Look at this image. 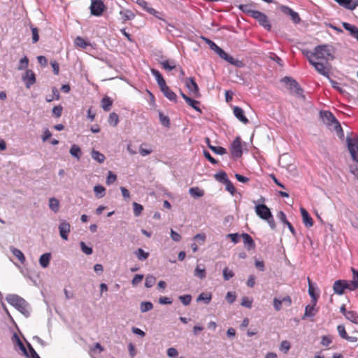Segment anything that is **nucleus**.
<instances>
[{
  "mask_svg": "<svg viewBox=\"0 0 358 358\" xmlns=\"http://www.w3.org/2000/svg\"><path fill=\"white\" fill-rule=\"evenodd\" d=\"M192 296L190 294H185L179 296V300L184 306H188L192 301Z\"/></svg>",
  "mask_w": 358,
  "mask_h": 358,
  "instance_id": "13d9d810",
  "label": "nucleus"
},
{
  "mask_svg": "<svg viewBox=\"0 0 358 358\" xmlns=\"http://www.w3.org/2000/svg\"><path fill=\"white\" fill-rule=\"evenodd\" d=\"M212 299V294L210 292H202L201 293L197 299L196 301H203L205 304L210 303Z\"/></svg>",
  "mask_w": 358,
  "mask_h": 358,
  "instance_id": "c85d7f7f",
  "label": "nucleus"
},
{
  "mask_svg": "<svg viewBox=\"0 0 358 358\" xmlns=\"http://www.w3.org/2000/svg\"><path fill=\"white\" fill-rule=\"evenodd\" d=\"M160 64L162 66V67L166 70V71H172L176 68V63L175 61L171 60H164L160 62Z\"/></svg>",
  "mask_w": 358,
  "mask_h": 358,
  "instance_id": "72a5a7b5",
  "label": "nucleus"
},
{
  "mask_svg": "<svg viewBox=\"0 0 358 358\" xmlns=\"http://www.w3.org/2000/svg\"><path fill=\"white\" fill-rule=\"evenodd\" d=\"M52 92L53 96H47L45 98V100L47 102H51L54 99H55V100L59 99V98H60L59 92L55 87H53L52 88Z\"/></svg>",
  "mask_w": 358,
  "mask_h": 358,
  "instance_id": "3c124183",
  "label": "nucleus"
},
{
  "mask_svg": "<svg viewBox=\"0 0 358 358\" xmlns=\"http://www.w3.org/2000/svg\"><path fill=\"white\" fill-rule=\"evenodd\" d=\"M69 152L71 156L79 160L82 156V151L80 147L76 144L71 145Z\"/></svg>",
  "mask_w": 358,
  "mask_h": 358,
  "instance_id": "bb28decb",
  "label": "nucleus"
},
{
  "mask_svg": "<svg viewBox=\"0 0 358 358\" xmlns=\"http://www.w3.org/2000/svg\"><path fill=\"white\" fill-rule=\"evenodd\" d=\"M281 81L288 86L289 90H292L297 83L296 80L291 77L285 76L282 78Z\"/></svg>",
  "mask_w": 358,
  "mask_h": 358,
  "instance_id": "a19ab883",
  "label": "nucleus"
},
{
  "mask_svg": "<svg viewBox=\"0 0 358 358\" xmlns=\"http://www.w3.org/2000/svg\"><path fill=\"white\" fill-rule=\"evenodd\" d=\"M186 87L189 90V92L194 93L196 94L199 93V86L194 80V78L192 77L188 78L186 81Z\"/></svg>",
  "mask_w": 358,
  "mask_h": 358,
  "instance_id": "4be33fe9",
  "label": "nucleus"
},
{
  "mask_svg": "<svg viewBox=\"0 0 358 358\" xmlns=\"http://www.w3.org/2000/svg\"><path fill=\"white\" fill-rule=\"evenodd\" d=\"M153 308V304L150 301H143L140 304V310L141 313L148 312Z\"/></svg>",
  "mask_w": 358,
  "mask_h": 358,
  "instance_id": "de8ad7c7",
  "label": "nucleus"
},
{
  "mask_svg": "<svg viewBox=\"0 0 358 358\" xmlns=\"http://www.w3.org/2000/svg\"><path fill=\"white\" fill-rule=\"evenodd\" d=\"M133 209H134V215L136 217H138L141 214V213L143 210V206L140 203L134 202L133 203Z\"/></svg>",
  "mask_w": 358,
  "mask_h": 358,
  "instance_id": "5fc2aeb1",
  "label": "nucleus"
},
{
  "mask_svg": "<svg viewBox=\"0 0 358 358\" xmlns=\"http://www.w3.org/2000/svg\"><path fill=\"white\" fill-rule=\"evenodd\" d=\"M230 152L233 157L238 159L243 155L242 142L240 136L236 137L230 145Z\"/></svg>",
  "mask_w": 358,
  "mask_h": 358,
  "instance_id": "423d86ee",
  "label": "nucleus"
},
{
  "mask_svg": "<svg viewBox=\"0 0 358 358\" xmlns=\"http://www.w3.org/2000/svg\"><path fill=\"white\" fill-rule=\"evenodd\" d=\"M156 282V278L152 275H148L145 278V286L147 288L152 287Z\"/></svg>",
  "mask_w": 358,
  "mask_h": 358,
  "instance_id": "603ef678",
  "label": "nucleus"
},
{
  "mask_svg": "<svg viewBox=\"0 0 358 358\" xmlns=\"http://www.w3.org/2000/svg\"><path fill=\"white\" fill-rule=\"evenodd\" d=\"M337 331H338L339 336L343 339H345L346 338V336H348L346 331H345V326L343 324L338 325Z\"/></svg>",
  "mask_w": 358,
  "mask_h": 358,
  "instance_id": "338daca9",
  "label": "nucleus"
},
{
  "mask_svg": "<svg viewBox=\"0 0 358 358\" xmlns=\"http://www.w3.org/2000/svg\"><path fill=\"white\" fill-rule=\"evenodd\" d=\"M189 194L194 198H199L204 195V191L197 187H191L189 189Z\"/></svg>",
  "mask_w": 358,
  "mask_h": 358,
  "instance_id": "e433bc0d",
  "label": "nucleus"
},
{
  "mask_svg": "<svg viewBox=\"0 0 358 358\" xmlns=\"http://www.w3.org/2000/svg\"><path fill=\"white\" fill-rule=\"evenodd\" d=\"M311 65L320 74L329 78L331 64L329 62L314 61Z\"/></svg>",
  "mask_w": 358,
  "mask_h": 358,
  "instance_id": "20e7f679",
  "label": "nucleus"
},
{
  "mask_svg": "<svg viewBox=\"0 0 358 358\" xmlns=\"http://www.w3.org/2000/svg\"><path fill=\"white\" fill-rule=\"evenodd\" d=\"M320 117L324 124L328 127L333 126L338 135L343 136L342 127L331 112L329 110L320 111Z\"/></svg>",
  "mask_w": 358,
  "mask_h": 358,
  "instance_id": "f03ea898",
  "label": "nucleus"
},
{
  "mask_svg": "<svg viewBox=\"0 0 358 358\" xmlns=\"http://www.w3.org/2000/svg\"><path fill=\"white\" fill-rule=\"evenodd\" d=\"M49 207L54 212L57 213L59 208V201L55 197L49 199Z\"/></svg>",
  "mask_w": 358,
  "mask_h": 358,
  "instance_id": "ea45409f",
  "label": "nucleus"
},
{
  "mask_svg": "<svg viewBox=\"0 0 358 358\" xmlns=\"http://www.w3.org/2000/svg\"><path fill=\"white\" fill-rule=\"evenodd\" d=\"M134 253L140 261H144L149 257V252L144 251L142 248L137 249Z\"/></svg>",
  "mask_w": 358,
  "mask_h": 358,
  "instance_id": "c9c22d12",
  "label": "nucleus"
},
{
  "mask_svg": "<svg viewBox=\"0 0 358 358\" xmlns=\"http://www.w3.org/2000/svg\"><path fill=\"white\" fill-rule=\"evenodd\" d=\"M59 235L65 241L68 240V234L71 231L70 224L66 220H62L59 225Z\"/></svg>",
  "mask_w": 358,
  "mask_h": 358,
  "instance_id": "ddd939ff",
  "label": "nucleus"
},
{
  "mask_svg": "<svg viewBox=\"0 0 358 358\" xmlns=\"http://www.w3.org/2000/svg\"><path fill=\"white\" fill-rule=\"evenodd\" d=\"M63 107L61 105L56 106L52 108V114L55 117H60L62 114Z\"/></svg>",
  "mask_w": 358,
  "mask_h": 358,
  "instance_id": "680f3d73",
  "label": "nucleus"
},
{
  "mask_svg": "<svg viewBox=\"0 0 358 358\" xmlns=\"http://www.w3.org/2000/svg\"><path fill=\"white\" fill-rule=\"evenodd\" d=\"M241 237L243 238V243L248 250H252L255 248V243L250 235L247 233H243Z\"/></svg>",
  "mask_w": 358,
  "mask_h": 358,
  "instance_id": "412c9836",
  "label": "nucleus"
},
{
  "mask_svg": "<svg viewBox=\"0 0 358 358\" xmlns=\"http://www.w3.org/2000/svg\"><path fill=\"white\" fill-rule=\"evenodd\" d=\"M308 294L311 297V303H313V306H316L317 301L319 297V294L315 293L316 288H315L312 284L311 280L309 278H308Z\"/></svg>",
  "mask_w": 358,
  "mask_h": 358,
  "instance_id": "aec40b11",
  "label": "nucleus"
},
{
  "mask_svg": "<svg viewBox=\"0 0 358 358\" xmlns=\"http://www.w3.org/2000/svg\"><path fill=\"white\" fill-rule=\"evenodd\" d=\"M238 8L243 13H246L250 17H252V13H255L256 10L252 9V5L250 4H241L238 6Z\"/></svg>",
  "mask_w": 358,
  "mask_h": 358,
  "instance_id": "4c0bfd02",
  "label": "nucleus"
},
{
  "mask_svg": "<svg viewBox=\"0 0 358 358\" xmlns=\"http://www.w3.org/2000/svg\"><path fill=\"white\" fill-rule=\"evenodd\" d=\"M122 20L125 22L127 20H131L134 18L135 14L130 10L125 9L120 12Z\"/></svg>",
  "mask_w": 358,
  "mask_h": 358,
  "instance_id": "cd10ccee",
  "label": "nucleus"
},
{
  "mask_svg": "<svg viewBox=\"0 0 358 358\" xmlns=\"http://www.w3.org/2000/svg\"><path fill=\"white\" fill-rule=\"evenodd\" d=\"M164 96L171 101L176 102L177 96L174 92H173L169 86L165 85L160 89Z\"/></svg>",
  "mask_w": 358,
  "mask_h": 358,
  "instance_id": "6ab92c4d",
  "label": "nucleus"
},
{
  "mask_svg": "<svg viewBox=\"0 0 358 358\" xmlns=\"http://www.w3.org/2000/svg\"><path fill=\"white\" fill-rule=\"evenodd\" d=\"M105 191H106V189L104 188V187H103L102 185H95L94 187V192L95 193V195L98 198L103 197L105 195Z\"/></svg>",
  "mask_w": 358,
  "mask_h": 358,
  "instance_id": "49530a36",
  "label": "nucleus"
},
{
  "mask_svg": "<svg viewBox=\"0 0 358 358\" xmlns=\"http://www.w3.org/2000/svg\"><path fill=\"white\" fill-rule=\"evenodd\" d=\"M202 40H203L206 44H208L210 47V48L211 50H213V51L215 52V50L218 48V45L214 43L213 41H211L210 39L205 37V36H201V37Z\"/></svg>",
  "mask_w": 358,
  "mask_h": 358,
  "instance_id": "052dcab7",
  "label": "nucleus"
},
{
  "mask_svg": "<svg viewBox=\"0 0 358 358\" xmlns=\"http://www.w3.org/2000/svg\"><path fill=\"white\" fill-rule=\"evenodd\" d=\"M256 214L262 220H267L271 216L272 213L271 210L264 203L255 205V207Z\"/></svg>",
  "mask_w": 358,
  "mask_h": 358,
  "instance_id": "1a4fd4ad",
  "label": "nucleus"
},
{
  "mask_svg": "<svg viewBox=\"0 0 358 358\" xmlns=\"http://www.w3.org/2000/svg\"><path fill=\"white\" fill-rule=\"evenodd\" d=\"M108 122L110 125L116 127L119 122V116L117 113L113 112L110 113Z\"/></svg>",
  "mask_w": 358,
  "mask_h": 358,
  "instance_id": "37998d69",
  "label": "nucleus"
},
{
  "mask_svg": "<svg viewBox=\"0 0 358 358\" xmlns=\"http://www.w3.org/2000/svg\"><path fill=\"white\" fill-rule=\"evenodd\" d=\"M150 71L152 75L155 76L160 89L162 88L164 86L166 85L165 80L164 79L162 75L158 70L155 69H151Z\"/></svg>",
  "mask_w": 358,
  "mask_h": 358,
  "instance_id": "5701e85b",
  "label": "nucleus"
},
{
  "mask_svg": "<svg viewBox=\"0 0 358 358\" xmlns=\"http://www.w3.org/2000/svg\"><path fill=\"white\" fill-rule=\"evenodd\" d=\"M10 251L12 254L22 263L24 264L25 262V257L22 252L15 248H11Z\"/></svg>",
  "mask_w": 358,
  "mask_h": 358,
  "instance_id": "f704fd0d",
  "label": "nucleus"
},
{
  "mask_svg": "<svg viewBox=\"0 0 358 358\" xmlns=\"http://www.w3.org/2000/svg\"><path fill=\"white\" fill-rule=\"evenodd\" d=\"M117 179V176L114 174L112 171H108V175L106 178V184L110 185L115 182Z\"/></svg>",
  "mask_w": 358,
  "mask_h": 358,
  "instance_id": "69168bd1",
  "label": "nucleus"
},
{
  "mask_svg": "<svg viewBox=\"0 0 358 358\" xmlns=\"http://www.w3.org/2000/svg\"><path fill=\"white\" fill-rule=\"evenodd\" d=\"M113 101L109 96H104L101 99V107L105 111H109L111 108Z\"/></svg>",
  "mask_w": 358,
  "mask_h": 358,
  "instance_id": "2f4dec72",
  "label": "nucleus"
},
{
  "mask_svg": "<svg viewBox=\"0 0 358 358\" xmlns=\"http://www.w3.org/2000/svg\"><path fill=\"white\" fill-rule=\"evenodd\" d=\"M194 275L199 279H204L206 276V271L204 266L197 265L194 269Z\"/></svg>",
  "mask_w": 358,
  "mask_h": 358,
  "instance_id": "393cba45",
  "label": "nucleus"
},
{
  "mask_svg": "<svg viewBox=\"0 0 358 358\" xmlns=\"http://www.w3.org/2000/svg\"><path fill=\"white\" fill-rule=\"evenodd\" d=\"M29 65V59L25 55L22 58H21L19 61V64L17 66V70L22 71V70H27Z\"/></svg>",
  "mask_w": 358,
  "mask_h": 358,
  "instance_id": "c03bdc74",
  "label": "nucleus"
},
{
  "mask_svg": "<svg viewBox=\"0 0 358 358\" xmlns=\"http://www.w3.org/2000/svg\"><path fill=\"white\" fill-rule=\"evenodd\" d=\"M22 81L27 88H30L36 83V76L34 72L31 69H27L24 75L22 76Z\"/></svg>",
  "mask_w": 358,
  "mask_h": 358,
  "instance_id": "f8f14e48",
  "label": "nucleus"
},
{
  "mask_svg": "<svg viewBox=\"0 0 358 358\" xmlns=\"http://www.w3.org/2000/svg\"><path fill=\"white\" fill-rule=\"evenodd\" d=\"M224 185H225L226 190L228 191L232 196L236 194V189L229 179Z\"/></svg>",
  "mask_w": 358,
  "mask_h": 358,
  "instance_id": "6e6d98bb",
  "label": "nucleus"
},
{
  "mask_svg": "<svg viewBox=\"0 0 358 358\" xmlns=\"http://www.w3.org/2000/svg\"><path fill=\"white\" fill-rule=\"evenodd\" d=\"M208 142V148L215 154L222 155L227 153V150L221 146H213L209 144V138H206Z\"/></svg>",
  "mask_w": 358,
  "mask_h": 358,
  "instance_id": "c756f323",
  "label": "nucleus"
},
{
  "mask_svg": "<svg viewBox=\"0 0 358 358\" xmlns=\"http://www.w3.org/2000/svg\"><path fill=\"white\" fill-rule=\"evenodd\" d=\"M281 10L287 14L289 15L291 17V19L294 23H299L301 20L299 14L293 10L292 8L287 6H281Z\"/></svg>",
  "mask_w": 358,
  "mask_h": 358,
  "instance_id": "dca6fc26",
  "label": "nucleus"
},
{
  "mask_svg": "<svg viewBox=\"0 0 358 358\" xmlns=\"http://www.w3.org/2000/svg\"><path fill=\"white\" fill-rule=\"evenodd\" d=\"M51 254L49 252L43 254L39 258V264L43 268H47L50 264Z\"/></svg>",
  "mask_w": 358,
  "mask_h": 358,
  "instance_id": "a878e982",
  "label": "nucleus"
},
{
  "mask_svg": "<svg viewBox=\"0 0 358 358\" xmlns=\"http://www.w3.org/2000/svg\"><path fill=\"white\" fill-rule=\"evenodd\" d=\"M215 52L219 55L220 57L224 59L229 64L235 66L236 67L242 68L244 66V64L242 61L234 59L220 47H218V48L215 50Z\"/></svg>",
  "mask_w": 358,
  "mask_h": 358,
  "instance_id": "39448f33",
  "label": "nucleus"
},
{
  "mask_svg": "<svg viewBox=\"0 0 358 358\" xmlns=\"http://www.w3.org/2000/svg\"><path fill=\"white\" fill-rule=\"evenodd\" d=\"M215 178L217 181L222 184H224L229 180L227 174L224 171L217 173L215 175Z\"/></svg>",
  "mask_w": 358,
  "mask_h": 358,
  "instance_id": "79ce46f5",
  "label": "nucleus"
},
{
  "mask_svg": "<svg viewBox=\"0 0 358 358\" xmlns=\"http://www.w3.org/2000/svg\"><path fill=\"white\" fill-rule=\"evenodd\" d=\"M339 6L343 8L354 10L358 6V0H334Z\"/></svg>",
  "mask_w": 358,
  "mask_h": 358,
  "instance_id": "4468645a",
  "label": "nucleus"
},
{
  "mask_svg": "<svg viewBox=\"0 0 358 358\" xmlns=\"http://www.w3.org/2000/svg\"><path fill=\"white\" fill-rule=\"evenodd\" d=\"M350 287L351 285L350 282L344 280H338L334 282L333 289L336 294L342 295L345 289L353 290V289H351Z\"/></svg>",
  "mask_w": 358,
  "mask_h": 358,
  "instance_id": "9d476101",
  "label": "nucleus"
},
{
  "mask_svg": "<svg viewBox=\"0 0 358 358\" xmlns=\"http://www.w3.org/2000/svg\"><path fill=\"white\" fill-rule=\"evenodd\" d=\"M234 116L241 122L247 124L249 122L248 119L245 115L244 110L239 106H234L233 108Z\"/></svg>",
  "mask_w": 358,
  "mask_h": 358,
  "instance_id": "2eb2a0df",
  "label": "nucleus"
},
{
  "mask_svg": "<svg viewBox=\"0 0 358 358\" xmlns=\"http://www.w3.org/2000/svg\"><path fill=\"white\" fill-rule=\"evenodd\" d=\"M252 17L255 19L259 24L266 30L271 29V25L269 23L268 17L264 13L256 10L255 12L252 13Z\"/></svg>",
  "mask_w": 358,
  "mask_h": 358,
  "instance_id": "6e6552de",
  "label": "nucleus"
},
{
  "mask_svg": "<svg viewBox=\"0 0 358 358\" xmlns=\"http://www.w3.org/2000/svg\"><path fill=\"white\" fill-rule=\"evenodd\" d=\"M348 149L351 155L352 159L358 162V139L355 138L348 137L346 139Z\"/></svg>",
  "mask_w": 358,
  "mask_h": 358,
  "instance_id": "0eeeda50",
  "label": "nucleus"
},
{
  "mask_svg": "<svg viewBox=\"0 0 358 358\" xmlns=\"http://www.w3.org/2000/svg\"><path fill=\"white\" fill-rule=\"evenodd\" d=\"M223 278L224 280H229L231 278L234 276V273L229 270L227 267H225L223 271Z\"/></svg>",
  "mask_w": 358,
  "mask_h": 358,
  "instance_id": "bf43d9fd",
  "label": "nucleus"
},
{
  "mask_svg": "<svg viewBox=\"0 0 358 358\" xmlns=\"http://www.w3.org/2000/svg\"><path fill=\"white\" fill-rule=\"evenodd\" d=\"M303 55L306 56L309 63L311 64L315 60V54L314 51L312 52L310 50H304L302 51Z\"/></svg>",
  "mask_w": 358,
  "mask_h": 358,
  "instance_id": "4d7b16f0",
  "label": "nucleus"
},
{
  "mask_svg": "<svg viewBox=\"0 0 358 358\" xmlns=\"http://www.w3.org/2000/svg\"><path fill=\"white\" fill-rule=\"evenodd\" d=\"M278 218L282 222V223L285 224L287 227L289 228L290 232L293 236L296 235V231L292 224L287 220V216L285 213L283 211H280L278 214Z\"/></svg>",
  "mask_w": 358,
  "mask_h": 358,
  "instance_id": "f3484780",
  "label": "nucleus"
},
{
  "mask_svg": "<svg viewBox=\"0 0 358 358\" xmlns=\"http://www.w3.org/2000/svg\"><path fill=\"white\" fill-rule=\"evenodd\" d=\"M353 271V280L350 282V288L355 289L358 287V271L355 269H352Z\"/></svg>",
  "mask_w": 358,
  "mask_h": 358,
  "instance_id": "8fccbe9b",
  "label": "nucleus"
},
{
  "mask_svg": "<svg viewBox=\"0 0 358 358\" xmlns=\"http://www.w3.org/2000/svg\"><path fill=\"white\" fill-rule=\"evenodd\" d=\"M105 9V5L101 0H92L90 6L92 15L100 16Z\"/></svg>",
  "mask_w": 358,
  "mask_h": 358,
  "instance_id": "9b49d317",
  "label": "nucleus"
},
{
  "mask_svg": "<svg viewBox=\"0 0 358 358\" xmlns=\"http://www.w3.org/2000/svg\"><path fill=\"white\" fill-rule=\"evenodd\" d=\"M80 248H81L82 251L85 254L88 255L92 254L93 250H92V248L91 247H89V246L86 245V244L84 242H83V241L80 242Z\"/></svg>",
  "mask_w": 358,
  "mask_h": 358,
  "instance_id": "e2e57ef3",
  "label": "nucleus"
},
{
  "mask_svg": "<svg viewBox=\"0 0 358 358\" xmlns=\"http://www.w3.org/2000/svg\"><path fill=\"white\" fill-rule=\"evenodd\" d=\"M75 45L84 49L87 48L89 43L86 42L82 37L77 36L75 39Z\"/></svg>",
  "mask_w": 358,
  "mask_h": 358,
  "instance_id": "864d4df0",
  "label": "nucleus"
},
{
  "mask_svg": "<svg viewBox=\"0 0 358 358\" xmlns=\"http://www.w3.org/2000/svg\"><path fill=\"white\" fill-rule=\"evenodd\" d=\"M6 301L20 312L25 317H29L31 313L29 304L17 294H9L6 296Z\"/></svg>",
  "mask_w": 358,
  "mask_h": 358,
  "instance_id": "f257e3e1",
  "label": "nucleus"
},
{
  "mask_svg": "<svg viewBox=\"0 0 358 358\" xmlns=\"http://www.w3.org/2000/svg\"><path fill=\"white\" fill-rule=\"evenodd\" d=\"M92 157L99 163L103 162L106 159L105 156L102 153L96 150H92Z\"/></svg>",
  "mask_w": 358,
  "mask_h": 358,
  "instance_id": "09e8293b",
  "label": "nucleus"
},
{
  "mask_svg": "<svg viewBox=\"0 0 358 358\" xmlns=\"http://www.w3.org/2000/svg\"><path fill=\"white\" fill-rule=\"evenodd\" d=\"M12 340H13V343H15L16 345L19 347L20 350L22 352L23 355L25 357H29V353H28L25 346L24 345L23 343L22 342L20 337L18 336V335L16 333L13 334Z\"/></svg>",
  "mask_w": 358,
  "mask_h": 358,
  "instance_id": "b1692460",
  "label": "nucleus"
},
{
  "mask_svg": "<svg viewBox=\"0 0 358 358\" xmlns=\"http://www.w3.org/2000/svg\"><path fill=\"white\" fill-rule=\"evenodd\" d=\"M315 60L329 62L334 59L331 50L327 45H317L314 49Z\"/></svg>",
  "mask_w": 358,
  "mask_h": 358,
  "instance_id": "7ed1b4c3",
  "label": "nucleus"
},
{
  "mask_svg": "<svg viewBox=\"0 0 358 358\" xmlns=\"http://www.w3.org/2000/svg\"><path fill=\"white\" fill-rule=\"evenodd\" d=\"M159 118L160 123L166 128H170L171 121L169 116L164 115L162 111H159Z\"/></svg>",
  "mask_w": 358,
  "mask_h": 358,
  "instance_id": "473e14b6",
  "label": "nucleus"
},
{
  "mask_svg": "<svg viewBox=\"0 0 358 358\" xmlns=\"http://www.w3.org/2000/svg\"><path fill=\"white\" fill-rule=\"evenodd\" d=\"M300 211L304 225L307 227H312L313 225V220L308 212L302 207L300 208Z\"/></svg>",
  "mask_w": 358,
  "mask_h": 358,
  "instance_id": "a211bd4d",
  "label": "nucleus"
},
{
  "mask_svg": "<svg viewBox=\"0 0 358 358\" xmlns=\"http://www.w3.org/2000/svg\"><path fill=\"white\" fill-rule=\"evenodd\" d=\"M291 348V345L289 341H283L281 342L280 345V350L285 353H287Z\"/></svg>",
  "mask_w": 358,
  "mask_h": 358,
  "instance_id": "0e129e2a",
  "label": "nucleus"
},
{
  "mask_svg": "<svg viewBox=\"0 0 358 358\" xmlns=\"http://www.w3.org/2000/svg\"><path fill=\"white\" fill-rule=\"evenodd\" d=\"M345 318L352 323L358 324V313L357 312L354 310H348L346 313Z\"/></svg>",
  "mask_w": 358,
  "mask_h": 358,
  "instance_id": "58836bf2",
  "label": "nucleus"
},
{
  "mask_svg": "<svg viewBox=\"0 0 358 358\" xmlns=\"http://www.w3.org/2000/svg\"><path fill=\"white\" fill-rule=\"evenodd\" d=\"M315 306H313V303H311V304H309L306 306L305 308V313L303 316V319H305L306 317H312L315 316Z\"/></svg>",
  "mask_w": 358,
  "mask_h": 358,
  "instance_id": "7c9ffc66",
  "label": "nucleus"
},
{
  "mask_svg": "<svg viewBox=\"0 0 358 358\" xmlns=\"http://www.w3.org/2000/svg\"><path fill=\"white\" fill-rule=\"evenodd\" d=\"M186 102L189 106H190L195 110H196L197 112L201 113V110L199 107V101L189 97V98H187Z\"/></svg>",
  "mask_w": 358,
  "mask_h": 358,
  "instance_id": "a18cd8bd",
  "label": "nucleus"
},
{
  "mask_svg": "<svg viewBox=\"0 0 358 358\" xmlns=\"http://www.w3.org/2000/svg\"><path fill=\"white\" fill-rule=\"evenodd\" d=\"M225 298H226V300L227 301V302L231 304L236 301V295L234 292H228L226 294Z\"/></svg>",
  "mask_w": 358,
  "mask_h": 358,
  "instance_id": "774afa93",
  "label": "nucleus"
}]
</instances>
